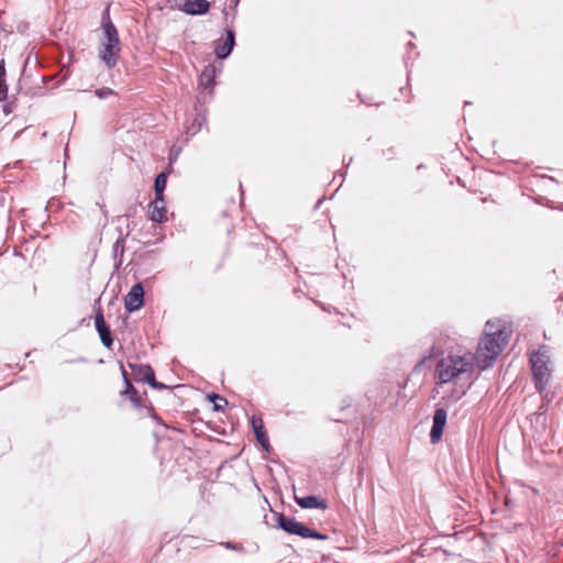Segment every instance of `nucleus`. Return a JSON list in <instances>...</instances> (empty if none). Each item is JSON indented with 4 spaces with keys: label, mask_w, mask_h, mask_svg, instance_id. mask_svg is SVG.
I'll return each instance as SVG.
<instances>
[{
    "label": "nucleus",
    "mask_w": 563,
    "mask_h": 563,
    "mask_svg": "<svg viewBox=\"0 0 563 563\" xmlns=\"http://www.w3.org/2000/svg\"><path fill=\"white\" fill-rule=\"evenodd\" d=\"M122 369V376L124 379L125 388L121 391V396H128L131 402H133L135 406H140L141 398L137 395V390L132 385L131 380L128 378L126 372L123 366H121Z\"/></svg>",
    "instance_id": "f8f14e48"
},
{
    "label": "nucleus",
    "mask_w": 563,
    "mask_h": 563,
    "mask_svg": "<svg viewBox=\"0 0 563 563\" xmlns=\"http://www.w3.org/2000/svg\"><path fill=\"white\" fill-rule=\"evenodd\" d=\"M235 44V34L232 30L227 31V38L222 44L216 46V55L220 59L227 58L232 52Z\"/></svg>",
    "instance_id": "9d476101"
},
{
    "label": "nucleus",
    "mask_w": 563,
    "mask_h": 563,
    "mask_svg": "<svg viewBox=\"0 0 563 563\" xmlns=\"http://www.w3.org/2000/svg\"><path fill=\"white\" fill-rule=\"evenodd\" d=\"M150 219L157 223H163L167 220L166 203L163 197L155 196V200L150 203Z\"/></svg>",
    "instance_id": "1a4fd4ad"
},
{
    "label": "nucleus",
    "mask_w": 563,
    "mask_h": 563,
    "mask_svg": "<svg viewBox=\"0 0 563 563\" xmlns=\"http://www.w3.org/2000/svg\"><path fill=\"white\" fill-rule=\"evenodd\" d=\"M277 527L285 532L294 536H299L305 539L325 540L327 536L306 527L303 523L297 521L295 518L286 517L283 514L277 516Z\"/></svg>",
    "instance_id": "39448f33"
},
{
    "label": "nucleus",
    "mask_w": 563,
    "mask_h": 563,
    "mask_svg": "<svg viewBox=\"0 0 563 563\" xmlns=\"http://www.w3.org/2000/svg\"><path fill=\"white\" fill-rule=\"evenodd\" d=\"M208 399L213 402V409L216 411L222 410L224 406L228 405V400L218 394H209Z\"/></svg>",
    "instance_id": "dca6fc26"
},
{
    "label": "nucleus",
    "mask_w": 563,
    "mask_h": 563,
    "mask_svg": "<svg viewBox=\"0 0 563 563\" xmlns=\"http://www.w3.org/2000/svg\"><path fill=\"white\" fill-rule=\"evenodd\" d=\"M214 82V68L207 67L199 77V86L203 88H211Z\"/></svg>",
    "instance_id": "4468645a"
},
{
    "label": "nucleus",
    "mask_w": 563,
    "mask_h": 563,
    "mask_svg": "<svg viewBox=\"0 0 563 563\" xmlns=\"http://www.w3.org/2000/svg\"><path fill=\"white\" fill-rule=\"evenodd\" d=\"M113 251H114V253H118L119 251L121 253H123V251H124V240L123 239H118L115 241V243L113 244Z\"/></svg>",
    "instance_id": "b1692460"
},
{
    "label": "nucleus",
    "mask_w": 563,
    "mask_h": 563,
    "mask_svg": "<svg viewBox=\"0 0 563 563\" xmlns=\"http://www.w3.org/2000/svg\"><path fill=\"white\" fill-rule=\"evenodd\" d=\"M428 357H432V349L430 350L429 352V355L428 356H423L422 360H421V363H424L427 361Z\"/></svg>",
    "instance_id": "bb28decb"
},
{
    "label": "nucleus",
    "mask_w": 563,
    "mask_h": 563,
    "mask_svg": "<svg viewBox=\"0 0 563 563\" xmlns=\"http://www.w3.org/2000/svg\"><path fill=\"white\" fill-rule=\"evenodd\" d=\"M16 109V102H15V99L14 100H11V101H7L4 104H3V112L5 114H10L12 113L14 110Z\"/></svg>",
    "instance_id": "5701e85b"
},
{
    "label": "nucleus",
    "mask_w": 563,
    "mask_h": 563,
    "mask_svg": "<svg viewBox=\"0 0 563 563\" xmlns=\"http://www.w3.org/2000/svg\"><path fill=\"white\" fill-rule=\"evenodd\" d=\"M98 334L100 336V340L102 342V344L106 346V347H111V345L113 344V339L111 336V331L109 328L107 329H103V330H99L98 331Z\"/></svg>",
    "instance_id": "f3484780"
},
{
    "label": "nucleus",
    "mask_w": 563,
    "mask_h": 563,
    "mask_svg": "<svg viewBox=\"0 0 563 563\" xmlns=\"http://www.w3.org/2000/svg\"><path fill=\"white\" fill-rule=\"evenodd\" d=\"M115 92L111 88H100L95 91V95L99 99H106L110 96H113Z\"/></svg>",
    "instance_id": "4be33fe9"
},
{
    "label": "nucleus",
    "mask_w": 563,
    "mask_h": 563,
    "mask_svg": "<svg viewBox=\"0 0 563 563\" xmlns=\"http://www.w3.org/2000/svg\"><path fill=\"white\" fill-rule=\"evenodd\" d=\"M178 9L190 15L205 14L210 9L207 0H176Z\"/></svg>",
    "instance_id": "6e6552de"
},
{
    "label": "nucleus",
    "mask_w": 563,
    "mask_h": 563,
    "mask_svg": "<svg viewBox=\"0 0 563 563\" xmlns=\"http://www.w3.org/2000/svg\"><path fill=\"white\" fill-rule=\"evenodd\" d=\"M530 364L534 386L539 391L545 389L551 376L550 357L545 350H538L530 354Z\"/></svg>",
    "instance_id": "20e7f679"
},
{
    "label": "nucleus",
    "mask_w": 563,
    "mask_h": 563,
    "mask_svg": "<svg viewBox=\"0 0 563 563\" xmlns=\"http://www.w3.org/2000/svg\"><path fill=\"white\" fill-rule=\"evenodd\" d=\"M143 369H144V375L141 377V380L145 382L146 384H148L152 387V385H154L156 382L154 371L152 367H144Z\"/></svg>",
    "instance_id": "a211bd4d"
},
{
    "label": "nucleus",
    "mask_w": 563,
    "mask_h": 563,
    "mask_svg": "<svg viewBox=\"0 0 563 563\" xmlns=\"http://www.w3.org/2000/svg\"><path fill=\"white\" fill-rule=\"evenodd\" d=\"M475 363L472 354H448L441 357L435 366L437 384H449L459 379H471Z\"/></svg>",
    "instance_id": "f03ea898"
},
{
    "label": "nucleus",
    "mask_w": 563,
    "mask_h": 563,
    "mask_svg": "<svg viewBox=\"0 0 563 563\" xmlns=\"http://www.w3.org/2000/svg\"><path fill=\"white\" fill-rule=\"evenodd\" d=\"M144 305V289L141 283L132 286L124 298V307L126 311L134 312Z\"/></svg>",
    "instance_id": "423d86ee"
},
{
    "label": "nucleus",
    "mask_w": 563,
    "mask_h": 563,
    "mask_svg": "<svg viewBox=\"0 0 563 563\" xmlns=\"http://www.w3.org/2000/svg\"><path fill=\"white\" fill-rule=\"evenodd\" d=\"M167 177H168L167 172H162L155 177V181H154L155 196H158V197L164 196V190H165L166 184H167Z\"/></svg>",
    "instance_id": "2eb2a0df"
},
{
    "label": "nucleus",
    "mask_w": 563,
    "mask_h": 563,
    "mask_svg": "<svg viewBox=\"0 0 563 563\" xmlns=\"http://www.w3.org/2000/svg\"><path fill=\"white\" fill-rule=\"evenodd\" d=\"M223 545L227 548V549H230V550H241L242 549V545H238L235 543H232L230 541L223 543Z\"/></svg>",
    "instance_id": "393cba45"
},
{
    "label": "nucleus",
    "mask_w": 563,
    "mask_h": 563,
    "mask_svg": "<svg viewBox=\"0 0 563 563\" xmlns=\"http://www.w3.org/2000/svg\"><path fill=\"white\" fill-rule=\"evenodd\" d=\"M152 387H153V388H155V389H159V390H161V389H168V388H169V387H168V386H166L165 384L159 383V382H157V380L155 382V384H154V385H152Z\"/></svg>",
    "instance_id": "a878e982"
},
{
    "label": "nucleus",
    "mask_w": 563,
    "mask_h": 563,
    "mask_svg": "<svg viewBox=\"0 0 563 563\" xmlns=\"http://www.w3.org/2000/svg\"><path fill=\"white\" fill-rule=\"evenodd\" d=\"M130 368L132 369V372L139 376V378L141 379V377L144 375V367H151L150 365L147 364H132L130 363L129 364Z\"/></svg>",
    "instance_id": "412c9836"
},
{
    "label": "nucleus",
    "mask_w": 563,
    "mask_h": 563,
    "mask_svg": "<svg viewBox=\"0 0 563 563\" xmlns=\"http://www.w3.org/2000/svg\"><path fill=\"white\" fill-rule=\"evenodd\" d=\"M251 422H252V428L255 433L256 440L261 443V445L265 450H268V446H269L268 438H267L266 431L264 429L263 420L256 419L255 417H253Z\"/></svg>",
    "instance_id": "ddd939ff"
},
{
    "label": "nucleus",
    "mask_w": 563,
    "mask_h": 563,
    "mask_svg": "<svg viewBox=\"0 0 563 563\" xmlns=\"http://www.w3.org/2000/svg\"><path fill=\"white\" fill-rule=\"evenodd\" d=\"M121 52V42L119 33L112 23L107 9L102 13V38L99 47V57L106 64L108 69H112L118 64V57Z\"/></svg>",
    "instance_id": "7ed1b4c3"
},
{
    "label": "nucleus",
    "mask_w": 563,
    "mask_h": 563,
    "mask_svg": "<svg viewBox=\"0 0 563 563\" xmlns=\"http://www.w3.org/2000/svg\"><path fill=\"white\" fill-rule=\"evenodd\" d=\"M448 413L444 408H437L433 415L432 428L430 431L431 443H438L443 434L444 427L446 424Z\"/></svg>",
    "instance_id": "0eeeda50"
},
{
    "label": "nucleus",
    "mask_w": 563,
    "mask_h": 563,
    "mask_svg": "<svg viewBox=\"0 0 563 563\" xmlns=\"http://www.w3.org/2000/svg\"><path fill=\"white\" fill-rule=\"evenodd\" d=\"M4 76V67L0 65V100L7 99L8 96V87L3 79Z\"/></svg>",
    "instance_id": "6ab92c4d"
},
{
    "label": "nucleus",
    "mask_w": 563,
    "mask_h": 563,
    "mask_svg": "<svg viewBox=\"0 0 563 563\" xmlns=\"http://www.w3.org/2000/svg\"><path fill=\"white\" fill-rule=\"evenodd\" d=\"M95 327L97 331L109 328L104 322L103 313L100 309L98 310L95 317Z\"/></svg>",
    "instance_id": "aec40b11"
},
{
    "label": "nucleus",
    "mask_w": 563,
    "mask_h": 563,
    "mask_svg": "<svg viewBox=\"0 0 563 563\" xmlns=\"http://www.w3.org/2000/svg\"><path fill=\"white\" fill-rule=\"evenodd\" d=\"M295 500L303 509H313V508L327 509L328 508L325 500L319 499L317 496H313V495H309L306 497L295 496Z\"/></svg>",
    "instance_id": "9b49d317"
},
{
    "label": "nucleus",
    "mask_w": 563,
    "mask_h": 563,
    "mask_svg": "<svg viewBox=\"0 0 563 563\" xmlns=\"http://www.w3.org/2000/svg\"><path fill=\"white\" fill-rule=\"evenodd\" d=\"M510 336L505 328L498 322L488 320L485 324L484 336L481 339L476 353L473 355L474 363L482 371L489 368L497 358Z\"/></svg>",
    "instance_id": "f257e3e1"
}]
</instances>
